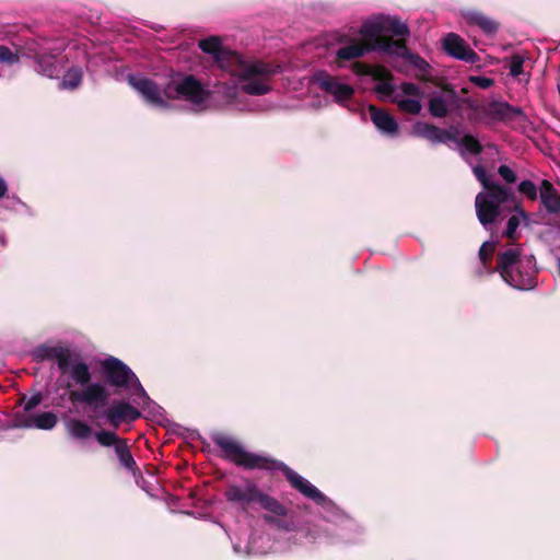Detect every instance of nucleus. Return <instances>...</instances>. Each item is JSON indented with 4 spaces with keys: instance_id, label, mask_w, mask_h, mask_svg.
I'll return each instance as SVG.
<instances>
[{
    "instance_id": "obj_1",
    "label": "nucleus",
    "mask_w": 560,
    "mask_h": 560,
    "mask_svg": "<svg viewBox=\"0 0 560 560\" xmlns=\"http://www.w3.org/2000/svg\"><path fill=\"white\" fill-rule=\"evenodd\" d=\"M128 82L149 105L158 108H167L166 100L175 98L188 102L197 113L221 106L244 108L237 101L238 92L235 86L214 84L209 91L191 74L173 79L163 89L140 74L129 75Z\"/></svg>"
},
{
    "instance_id": "obj_2",
    "label": "nucleus",
    "mask_w": 560,
    "mask_h": 560,
    "mask_svg": "<svg viewBox=\"0 0 560 560\" xmlns=\"http://www.w3.org/2000/svg\"><path fill=\"white\" fill-rule=\"evenodd\" d=\"M199 48L211 55L215 65L233 80L232 86H235L238 92L237 101L244 107L236 108L237 110L250 109L244 94L260 96L271 91V77L276 73L272 65L224 49L221 39L217 36L201 39ZM218 84L228 85L224 82Z\"/></svg>"
},
{
    "instance_id": "obj_3",
    "label": "nucleus",
    "mask_w": 560,
    "mask_h": 560,
    "mask_svg": "<svg viewBox=\"0 0 560 560\" xmlns=\"http://www.w3.org/2000/svg\"><path fill=\"white\" fill-rule=\"evenodd\" d=\"M213 442L224 452L225 457L237 466H243L247 469L266 468L281 470L294 489L305 498L314 501L322 509L323 515L327 511H335V503L329 498L285 464L249 453L236 440L226 435L218 434L213 438Z\"/></svg>"
},
{
    "instance_id": "obj_4",
    "label": "nucleus",
    "mask_w": 560,
    "mask_h": 560,
    "mask_svg": "<svg viewBox=\"0 0 560 560\" xmlns=\"http://www.w3.org/2000/svg\"><path fill=\"white\" fill-rule=\"evenodd\" d=\"M335 511H327L323 518L324 526L312 525L307 527L305 537L315 544L339 545L358 542L363 534V528L357 521L346 515L336 504Z\"/></svg>"
},
{
    "instance_id": "obj_5",
    "label": "nucleus",
    "mask_w": 560,
    "mask_h": 560,
    "mask_svg": "<svg viewBox=\"0 0 560 560\" xmlns=\"http://www.w3.org/2000/svg\"><path fill=\"white\" fill-rule=\"evenodd\" d=\"M102 370L107 383L129 390L131 401L144 413L154 418L162 416V407L148 396L137 375L122 361L115 357L106 358Z\"/></svg>"
},
{
    "instance_id": "obj_6",
    "label": "nucleus",
    "mask_w": 560,
    "mask_h": 560,
    "mask_svg": "<svg viewBox=\"0 0 560 560\" xmlns=\"http://www.w3.org/2000/svg\"><path fill=\"white\" fill-rule=\"evenodd\" d=\"M472 172L476 178L486 189L476 196L475 207L480 224L489 230L501 217L502 208L509 202H514V194L511 188L492 183L481 165H475Z\"/></svg>"
},
{
    "instance_id": "obj_7",
    "label": "nucleus",
    "mask_w": 560,
    "mask_h": 560,
    "mask_svg": "<svg viewBox=\"0 0 560 560\" xmlns=\"http://www.w3.org/2000/svg\"><path fill=\"white\" fill-rule=\"evenodd\" d=\"M499 272L501 278L517 290H532L536 287V261L532 255H523L521 249L512 247L498 255V262L490 273Z\"/></svg>"
},
{
    "instance_id": "obj_8",
    "label": "nucleus",
    "mask_w": 560,
    "mask_h": 560,
    "mask_svg": "<svg viewBox=\"0 0 560 560\" xmlns=\"http://www.w3.org/2000/svg\"><path fill=\"white\" fill-rule=\"evenodd\" d=\"M25 56L35 63V71L49 79L58 78L65 69L66 60L61 55L63 47L56 40L40 39L26 43Z\"/></svg>"
},
{
    "instance_id": "obj_9",
    "label": "nucleus",
    "mask_w": 560,
    "mask_h": 560,
    "mask_svg": "<svg viewBox=\"0 0 560 560\" xmlns=\"http://www.w3.org/2000/svg\"><path fill=\"white\" fill-rule=\"evenodd\" d=\"M470 106H474V101L460 97L454 89L448 88L433 92L428 103L429 113L435 118L450 115L463 117L465 112L469 113Z\"/></svg>"
},
{
    "instance_id": "obj_10",
    "label": "nucleus",
    "mask_w": 560,
    "mask_h": 560,
    "mask_svg": "<svg viewBox=\"0 0 560 560\" xmlns=\"http://www.w3.org/2000/svg\"><path fill=\"white\" fill-rule=\"evenodd\" d=\"M232 546L234 553L243 557L261 556L282 549L278 542L271 539L269 534L246 529L237 533L235 539L232 540Z\"/></svg>"
},
{
    "instance_id": "obj_11",
    "label": "nucleus",
    "mask_w": 560,
    "mask_h": 560,
    "mask_svg": "<svg viewBox=\"0 0 560 560\" xmlns=\"http://www.w3.org/2000/svg\"><path fill=\"white\" fill-rule=\"evenodd\" d=\"M516 117H524L521 107L511 106L506 102H491L488 104H477L469 107L467 118L471 121L483 122L487 125L498 121L509 122Z\"/></svg>"
},
{
    "instance_id": "obj_12",
    "label": "nucleus",
    "mask_w": 560,
    "mask_h": 560,
    "mask_svg": "<svg viewBox=\"0 0 560 560\" xmlns=\"http://www.w3.org/2000/svg\"><path fill=\"white\" fill-rule=\"evenodd\" d=\"M260 492V488L254 480L242 478L228 485L224 498L231 506L245 512L257 504Z\"/></svg>"
},
{
    "instance_id": "obj_13",
    "label": "nucleus",
    "mask_w": 560,
    "mask_h": 560,
    "mask_svg": "<svg viewBox=\"0 0 560 560\" xmlns=\"http://www.w3.org/2000/svg\"><path fill=\"white\" fill-rule=\"evenodd\" d=\"M313 82L318 85L320 90L331 95L334 101L340 106H346V103L351 100L354 94L352 85L326 71L315 72Z\"/></svg>"
},
{
    "instance_id": "obj_14",
    "label": "nucleus",
    "mask_w": 560,
    "mask_h": 560,
    "mask_svg": "<svg viewBox=\"0 0 560 560\" xmlns=\"http://www.w3.org/2000/svg\"><path fill=\"white\" fill-rule=\"evenodd\" d=\"M94 439L104 447H114L115 455L120 466L129 471H135L137 464L130 452L127 440L120 438L116 432L107 430L96 431Z\"/></svg>"
},
{
    "instance_id": "obj_15",
    "label": "nucleus",
    "mask_w": 560,
    "mask_h": 560,
    "mask_svg": "<svg viewBox=\"0 0 560 560\" xmlns=\"http://www.w3.org/2000/svg\"><path fill=\"white\" fill-rule=\"evenodd\" d=\"M82 387V389L70 390L69 399L72 402L88 405L94 410L104 408L107 405L109 393L105 385L94 382Z\"/></svg>"
},
{
    "instance_id": "obj_16",
    "label": "nucleus",
    "mask_w": 560,
    "mask_h": 560,
    "mask_svg": "<svg viewBox=\"0 0 560 560\" xmlns=\"http://www.w3.org/2000/svg\"><path fill=\"white\" fill-rule=\"evenodd\" d=\"M423 92L419 85L412 82H402L398 91L393 95L392 102L398 108L410 115H418L422 109Z\"/></svg>"
},
{
    "instance_id": "obj_17",
    "label": "nucleus",
    "mask_w": 560,
    "mask_h": 560,
    "mask_svg": "<svg viewBox=\"0 0 560 560\" xmlns=\"http://www.w3.org/2000/svg\"><path fill=\"white\" fill-rule=\"evenodd\" d=\"M257 504L268 512V514L264 516V520L267 523L278 527L279 529H283L284 532H291L294 528L293 521L279 518L287 516L288 510L277 499L261 491Z\"/></svg>"
},
{
    "instance_id": "obj_18",
    "label": "nucleus",
    "mask_w": 560,
    "mask_h": 560,
    "mask_svg": "<svg viewBox=\"0 0 560 560\" xmlns=\"http://www.w3.org/2000/svg\"><path fill=\"white\" fill-rule=\"evenodd\" d=\"M57 422L58 418L51 411L35 415L16 413L10 428L51 430L56 427Z\"/></svg>"
},
{
    "instance_id": "obj_19",
    "label": "nucleus",
    "mask_w": 560,
    "mask_h": 560,
    "mask_svg": "<svg viewBox=\"0 0 560 560\" xmlns=\"http://www.w3.org/2000/svg\"><path fill=\"white\" fill-rule=\"evenodd\" d=\"M135 406L132 401L131 404L125 401L114 402L104 411L103 417L112 427L118 428L124 421L131 422L141 417V412Z\"/></svg>"
},
{
    "instance_id": "obj_20",
    "label": "nucleus",
    "mask_w": 560,
    "mask_h": 560,
    "mask_svg": "<svg viewBox=\"0 0 560 560\" xmlns=\"http://www.w3.org/2000/svg\"><path fill=\"white\" fill-rule=\"evenodd\" d=\"M412 132L415 136L424 138L432 143L451 145V141L455 139V133L424 121H417L413 125Z\"/></svg>"
},
{
    "instance_id": "obj_21",
    "label": "nucleus",
    "mask_w": 560,
    "mask_h": 560,
    "mask_svg": "<svg viewBox=\"0 0 560 560\" xmlns=\"http://www.w3.org/2000/svg\"><path fill=\"white\" fill-rule=\"evenodd\" d=\"M369 113L372 122L382 135L390 138L398 135V122L388 112L371 105L369 106Z\"/></svg>"
},
{
    "instance_id": "obj_22",
    "label": "nucleus",
    "mask_w": 560,
    "mask_h": 560,
    "mask_svg": "<svg viewBox=\"0 0 560 560\" xmlns=\"http://www.w3.org/2000/svg\"><path fill=\"white\" fill-rule=\"evenodd\" d=\"M445 51L459 60L475 62L476 54L465 44V42L456 34L450 33L443 39Z\"/></svg>"
},
{
    "instance_id": "obj_23",
    "label": "nucleus",
    "mask_w": 560,
    "mask_h": 560,
    "mask_svg": "<svg viewBox=\"0 0 560 560\" xmlns=\"http://www.w3.org/2000/svg\"><path fill=\"white\" fill-rule=\"evenodd\" d=\"M539 199L548 213H560V192L547 179L540 183Z\"/></svg>"
},
{
    "instance_id": "obj_24",
    "label": "nucleus",
    "mask_w": 560,
    "mask_h": 560,
    "mask_svg": "<svg viewBox=\"0 0 560 560\" xmlns=\"http://www.w3.org/2000/svg\"><path fill=\"white\" fill-rule=\"evenodd\" d=\"M371 50H376L380 52H384L390 56L396 57H405L407 55V46L401 39H393L389 37L383 36L382 38H376L375 43L370 44Z\"/></svg>"
},
{
    "instance_id": "obj_25",
    "label": "nucleus",
    "mask_w": 560,
    "mask_h": 560,
    "mask_svg": "<svg viewBox=\"0 0 560 560\" xmlns=\"http://www.w3.org/2000/svg\"><path fill=\"white\" fill-rule=\"evenodd\" d=\"M463 18L468 24L478 26L487 35H493L498 31V24L479 11H463Z\"/></svg>"
},
{
    "instance_id": "obj_26",
    "label": "nucleus",
    "mask_w": 560,
    "mask_h": 560,
    "mask_svg": "<svg viewBox=\"0 0 560 560\" xmlns=\"http://www.w3.org/2000/svg\"><path fill=\"white\" fill-rule=\"evenodd\" d=\"M65 428L68 433V435L74 440V441H85L90 438L94 436L95 432H93V429L90 424H88L85 421L77 419V418H69L65 421Z\"/></svg>"
},
{
    "instance_id": "obj_27",
    "label": "nucleus",
    "mask_w": 560,
    "mask_h": 560,
    "mask_svg": "<svg viewBox=\"0 0 560 560\" xmlns=\"http://www.w3.org/2000/svg\"><path fill=\"white\" fill-rule=\"evenodd\" d=\"M371 51L370 44H362L357 40H351L350 43L339 47L336 50V57L340 61H349L363 57L365 54Z\"/></svg>"
},
{
    "instance_id": "obj_28",
    "label": "nucleus",
    "mask_w": 560,
    "mask_h": 560,
    "mask_svg": "<svg viewBox=\"0 0 560 560\" xmlns=\"http://www.w3.org/2000/svg\"><path fill=\"white\" fill-rule=\"evenodd\" d=\"M359 33L364 39L373 40V43L376 38H382V34H384V14L365 20L360 26Z\"/></svg>"
},
{
    "instance_id": "obj_29",
    "label": "nucleus",
    "mask_w": 560,
    "mask_h": 560,
    "mask_svg": "<svg viewBox=\"0 0 560 560\" xmlns=\"http://www.w3.org/2000/svg\"><path fill=\"white\" fill-rule=\"evenodd\" d=\"M451 144H454L456 148H458L462 156L465 159L468 153L471 155H477L482 151L480 142L470 135H465L464 137H458L455 135V139L451 141Z\"/></svg>"
},
{
    "instance_id": "obj_30",
    "label": "nucleus",
    "mask_w": 560,
    "mask_h": 560,
    "mask_svg": "<svg viewBox=\"0 0 560 560\" xmlns=\"http://www.w3.org/2000/svg\"><path fill=\"white\" fill-rule=\"evenodd\" d=\"M34 358L38 361L57 359L58 368L65 372L67 369V357L62 349L39 347L34 351Z\"/></svg>"
},
{
    "instance_id": "obj_31",
    "label": "nucleus",
    "mask_w": 560,
    "mask_h": 560,
    "mask_svg": "<svg viewBox=\"0 0 560 560\" xmlns=\"http://www.w3.org/2000/svg\"><path fill=\"white\" fill-rule=\"evenodd\" d=\"M69 371L70 377L72 381L80 385L85 386L91 383V373L86 363L78 361L72 364L67 363V369L65 372Z\"/></svg>"
},
{
    "instance_id": "obj_32",
    "label": "nucleus",
    "mask_w": 560,
    "mask_h": 560,
    "mask_svg": "<svg viewBox=\"0 0 560 560\" xmlns=\"http://www.w3.org/2000/svg\"><path fill=\"white\" fill-rule=\"evenodd\" d=\"M384 33H390L395 36L405 38L410 35L408 25L399 18L384 14Z\"/></svg>"
},
{
    "instance_id": "obj_33",
    "label": "nucleus",
    "mask_w": 560,
    "mask_h": 560,
    "mask_svg": "<svg viewBox=\"0 0 560 560\" xmlns=\"http://www.w3.org/2000/svg\"><path fill=\"white\" fill-rule=\"evenodd\" d=\"M83 72L81 67H71L67 70L60 83L63 90H73L81 84Z\"/></svg>"
},
{
    "instance_id": "obj_34",
    "label": "nucleus",
    "mask_w": 560,
    "mask_h": 560,
    "mask_svg": "<svg viewBox=\"0 0 560 560\" xmlns=\"http://www.w3.org/2000/svg\"><path fill=\"white\" fill-rule=\"evenodd\" d=\"M495 250V243L491 241L485 242L479 249V259L485 269L488 268V264Z\"/></svg>"
},
{
    "instance_id": "obj_35",
    "label": "nucleus",
    "mask_w": 560,
    "mask_h": 560,
    "mask_svg": "<svg viewBox=\"0 0 560 560\" xmlns=\"http://www.w3.org/2000/svg\"><path fill=\"white\" fill-rule=\"evenodd\" d=\"M411 66H413L419 71L427 73L430 66L429 63L419 55L410 52L407 50V55L404 57Z\"/></svg>"
},
{
    "instance_id": "obj_36",
    "label": "nucleus",
    "mask_w": 560,
    "mask_h": 560,
    "mask_svg": "<svg viewBox=\"0 0 560 560\" xmlns=\"http://www.w3.org/2000/svg\"><path fill=\"white\" fill-rule=\"evenodd\" d=\"M20 62V56L9 47L0 45V63L12 66Z\"/></svg>"
},
{
    "instance_id": "obj_37",
    "label": "nucleus",
    "mask_w": 560,
    "mask_h": 560,
    "mask_svg": "<svg viewBox=\"0 0 560 560\" xmlns=\"http://www.w3.org/2000/svg\"><path fill=\"white\" fill-rule=\"evenodd\" d=\"M518 191L525 195L529 200H536L538 197V189L529 179H524L518 184Z\"/></svg>"
},
{
    "instance_id": "obj_38",
    "label": "nucleus",
    "mask_w": 560,
    "mask_h": 560,
    "mask_svg": "<svg viewBox=\"0 0 560 560\" xmlns=\"http://www.w3.org/2000/svg\"><path fill=\"white\" fill-rule=\"evenodd\" d=\"M523 63L524 59L523 57L515 55L511 58L510 62V74L513 78L518 77L523 72Z\"/></svg>"
},
{
    "instance_id": "obj_39",
    "label": "nucleus",
    "mask_w": 560,
    "mask_h": 560,
    "mask_svg": "<svg viewBox=\"0 0 560 560\" xmlns=\"http://www.w3.org/2000/svg\"><path fill=\"white\" fill-rule=\"evenodd\" d=\"M43 400V395L40 393H36L32 395L30 398H24V413L28 415L35 407H37Z\"/></svg>"
},
{
    "instance_id": "obj_40",
    "label": "nucleus",
    "mask_w": 560,
    "mask_h": 560,
    "mask_svg": "<svg viewBox=\"0 0 560 560\" xmlns=\"http://www.w3.org/2000/svg\"><path fill=\"white\" fill-rule=\"evenodd\" d=\"M498 173L506 183L513 184L516 180V174L508 165H500Z\"/></svg>"
},
{
    "instance_id": "obj_41",
    "label": "nucleus",
    "mask_w": 560,
    "mask_h": 560,
    "mask_svg": "<svg viewBox=\"0 0 560 560\" xmlns=\"http://www.w3.org/2000/svg\"><path fill=\"white\" fill-rule=\"evenodd\" d=\"M397 91L398 89H395V86L389 82H381L376 85V92L384 96H389L390 100Z\"/></svg>"
},
{
    "instance_id": "obj_42",
    "label": "nucleus",
    "mask_w": 560,
    "mask_h": 560,
    "mask_svg": "<svg viewBox=\"0 0 560 560\" xmlns=\"http://www.w3.org/2000/svg\"><path fill=\"white\" fill-rule=\"evenodd\" d=\"M520 225V220L516 215H512L509 220H508V224H506V229H505V234L508 237H513L516 229L518 228Z\"/></svg>"
},
{
    "instance_id": "obj_43",
    "label": "nucleus",
    "mask_w": 560,
    "mask_h": 560,
    "mask_svg": "<svg viewBox=\"0 0 560 560\" xmlns=\"http://www.w3.org/2000/svg\"><path fill=\"white\" fill-rule=\"evenodd\" d=\"M472 81L482 89H488L493 84V80L487 77H474Z\"/></svg>"
},
{
    "instance_id": "obj_44",
    "label": "nucleus",
    "mask_w": 560,
    "mask_h": 560,
    "mask_svg": "<svg viewBox=\"0 0 560 560\" xmlns=\"http://www.w3.org/2000/svg\"><path fill=\"white\" fill-rule=\"evenodd\" d=\"M8 191V185L3 177L0 176V198L4 197Z\"/></svg>"
},
{
    "instance_id": "obj_45",
    "label": "nucleus",
    "mask_w": 560,
    "mask_h": 560,
    "mask_svg": "<svg viewBox=\"0 0 560 560\" xmlns=\"http://www.w3.org/2000/svg\"><path fill=\"white\" fill-rule=\"evenodd\" d=\"M9 199H12L13 201H15V202H18V203H20V202H21V201H20V199H19L16 196H14V195H13V196H11V197H9Z\"/></svg>"
},
{
    "instance_id": "obj_46",
    "label": "nucleus",
    "mask_w": 560,
    "mask_h": 560,
    "mask_svg": "<svg viewBox=\"0 0 560 560\" xmlns=\"http://www.w3.org/2000/svg\"><path fill=\"white\" fill-rule=\"evenodd\" d=\"M518 212H520V214H521V215H523L524 218L526 217V215H525V212H524L523 210H520Z\"/></svg>"
}]
</instances>
